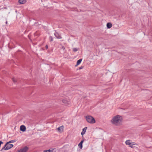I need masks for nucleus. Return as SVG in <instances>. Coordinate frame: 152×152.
<instances>
[{
    "mask_svg": "<svg viewBox=\"0 0 152 152\" xmlns=\"http://www.w3.org/2000/svg\"><path fill=\"white\" fill-rule=\"evenodd\" d=\"M20 129L23 132H24L26 130V127L24 125H21L20 126Z\"/></svg>",
    "mask_w": 152,
    "mask_h": 152,
    "instance_id": "5",
    "label": "nucleus"
},
{
    "mask_svg": "<svg viewBox=\"0 0 152 152\" xmlns=\"http://www.w3.org/2000/svg\"><path fill=\"white\" fill-rule=\"evenodd\" d=\"M126 145H130V144H132V142H130V140H127L126 141Z\"/></svg>",
    "mask_w": 152,
    "mask_h": 152,
    "instance_id": "13",
    "label": "nucleus"
},
{
    "mask_svg": "<svg viewBox=\"0 0 152 152\" xmlns=\"http://www.w3.org/2000/svg\"><path fill=\"white\" fill-rule=\"evenodd\" d=\"M18 2L21 4H24L26 2V0H19Z\"/></svg>",
    "mask_w": 152,
    "mask_h": 152,
    "instance_id": "10",
    "label": "nucleus"
},
{
    "mask_svg": "<svg viewBox=\"0 0 152 152\" xmlns=\"http://www.w3.org/2000/svg\"><path fill=\"white\" fill-rule=\"evenodd\" d=\"M83 66H81V67H80L79 68V69H83Z\"/></svg>",
    "mask_w": 152,
    "mask_h": 152,
    "instance_id": "21",
    "label": "nucleus"
},
{
    "mask_svg": "<svg viewBox=\"0 0 152 152\" xmlns=\"http://www.w3.org/2000/svg\"><path fill=\"white\" fill-rule=\"evenodd\" d=\"M83 142V140H82L78 145V146L80 148H82V143Z\"/></svg>",
    "mask_w": 152,
    "mask_h": 152,
    "instance_id": "12",
    "label": "nucleus"
},
{
    "mask_svg": "<svg viewBox=\"0 0 152 152\" xmlns=\"http://www.w3.org/2000/svg\"><path fill=\"white\" fill-rule=\"evenodd\" d=\"M123 119L120 115H116L114 116L111 120L112 124L115 126H120L122 124Z\"/></svg>",
    "mask_w": 152,
    "mask_h": 152,
    "instance_id": "1",
    "label": "nucleus"
},
{
    "mask_svg": "<svg viewBox=\"0 0 152 152\" xmlns=\"http://www.w3.org/2000/svg\"><path fill=\"white\" fill-rule=\"evenodd\" d=\"M56 37L58 39H61L62 37L57 32H56L54 34Z\"/></svg>",
    "mask_w": 152,
    "mask_h": 152,
    "instance_id": "6",
    "label": "nucleus"
},
{
    "mask_svg": "<svg viewBox=\"0 0 152 152\" xmlns=\"http://www.w3.org/2000/svg\"><path fill=\"white\" fill-rule=\"evenodd\" d=\"M62 102L65 103V104H66L67 103L68 104H69L68 103V102L67 101H66V100L65 99H63L62 100Z\"/></svg>",
    "mask_w": 152,
    "mask_h": 152,
    "instance_id": "14",
    "label": "nucleus"
},
{
    "mask_svg": "<svg viewBox=\"0 0 152 152\" xmlns=\"http://www.w3.org/2000/svg\"><path fill=\"white\" fill-rule=\"evenodd\" d=\"M62 49H63V50H64L65 49V48H64V46H63V47H62Z\"/></svg>",
    "mask_w": 152,
    "mask_h": 152,
    "instance_id": "23",
    "label": "nucleus"
},
{
    "mask_svg": "<svg viewBox=\"0 0 152 152\" xmlns=\"http://www.w3.org/2000/svg\"><path fill=\"white\" fill-rule=\"evenodd\" d=\"M50 41H52L53 40V39L52 37H50Z\"/></svg>",
    "mask_w": 152,
    "mask_h": 152,
    "instance_id": "20",
    "label": "nucleus"
},
{
    "mask_svg": "<svg viewBox=\"0 0 152 152\" xmlns=\"http://www.w3.org/2000/svg\"><path fill=\"white\" fill-rule=\"evenodd\" d=\"M78 50L77 48H73V51L74 52H75Z\"/></svg>",
    "mask_w": 152,
    "mask_h": 152,
    "instance_id": "17",
    "label": "nucleus"
},
{
    "mask_svg": "<svg viewBox=\"0 0 152 152\" xmlns=\"http://www.w3.org/2000/svg\"><path fill=\"white\" fill-rule=\"evenodd\" d=\"M87 128V127H86L83 129V131L81 133V134L82 135H83L85 134V133L86 132Z\"/></svg>",
    "mask_w": 152,
    "mask_h": 152,
    "instance_id": "7",
    "label": "nucleus"
},
{
    "mask_svg": "<svg viewBox=\"0 0 152 152\" xmlns=\"http://www.w3.org/2000/svg\"><path fill=\"white\" fill-rule=\"evenodd\" d=\"M46 48L47 49L48 48V45H46L45 46Z\"/></svg>",
    "mask_w": 152,
    "mask_h": 152,
    "instance_id": "22",
    "label": "nucleus"
},
{
    "mask_svg": "<svg viewBox=\"0 0 152 152\" xmlns=\"http://www.w3.org/2000/svg\"><path fill=\"white\" fill-rule=\"evenodd\" d=\"M82 59L81 58L79 60H78L77 62V64L76 65V66H77L78 65H79L81 63V61H82Z\"/></svg>",
    "mask_w": 152,
    "mask_h": 152,
    "instance_id": "11",
    "label": "nucleus"
},
{
    "mask_svg": "<svg viewBox=\"0 0 152 152\" xmlns=\"http://www.w3.org/2000/svg\"><path fill=\"white\" fill-rule=\"evenodd\" d=\"M28 148L27 146H25L22 149L18 151V152H26L28 149Z\"/></svg>",
    "mask_w": 152,
    "mask_h": 152,
    "instance_id": "4",
    "label": "nucleus"
},
{
    "mask_svg": "<svg viewBox=\"0 0 152 152\" xmlns=\"http://www.w3.org/2000/svg\"><path fill=\"white\" fill-rule=\"evenodd\" d=\"M7 21L6 22V24H7Z\"/></svg>",
    "mask_w": 152,
    "mask_h": 152,
    "instance_id": "24",
    "label": "nucleus"
},
{
    "mask_svg": "<svg viewBox=\"0 0 152 152\" xmlns=\"http://www.w3.org/2000/svg\"><path fill=\"white\" fill-rule=\"evenodd\" d=\"M12 80L15 83L17 81V79H15V78H12Z\"/></svg>",
    "mask_w": 152,
    "mask_h": 152,
    "instance_id": "18",
    "label": "nucleus"
},
{
    "mask_svg": "<svg viewBox=\"0 0 152 152\" xmlns=\"http://www.w3.org/2000/svg\"><path fill=\"white\" fill-rule=\"evenodd\" d=\"M44 152H53V151H51L50 150H45Z\"/></svg>",
    "mask_w": 152,
    "mask_h": 152,
    "instance_id": "19",
    "label": "nucleus"
},
{
    "mask_svg": "<svg viewBox=\"0 0 152 152\" xmlns=\"http://www.w3.org/2000/svg\"><path fill=\"white\" fill-rule=\"evenodd\" d=\"M13 146V145L12 144H10L9 142H7L1 151H2L3 150H9L11 148H12Z\"/></svg>",
    "mask_w": 152,
    "mask_h": 152,
    "instance_id": "3",
    "label": "nucleus"
},
{
    "mask_svg": "<svg viewBox=\"0 0 152 152\" xmlns=\"http://www.w3.org/2000/svg\"><path fill=\"white\" fill-rule=\"evenodd\" d=\"M58 131L60 132H62L63 131V126H61L57 128Z\"/></svg>",
    "mask_w": 152,
    "mask_h": 152,
    "instance_id": "9",
    "label": "nucleus"
},
{
    "mask_svg": "<svg viewBox=\"0 0 152 152\" xmlns=\"http://www.w3.org/2000/svg\"><path fill=\"white\" fill-rule=\"evenodd\" d=\"M134 143V142H132L131 143L132 144H130V145H129V146L132 148H133V145H135V144Z\"/></svg>",
    "mask_w": 152,
    "mask_h": 152,
    "instance_id": "16",
    "label": "nucleus"
},
{
    "mask_svg": "<svg viewBox=\"0 0 152 152\" xmlns=\"http://www.w3.org/2000/svg\"><path fill=\"white\" fill-rule=\"evenodd\" d=\"M16 141V140H11L9 141V142H10V143H13V142H15Z\"/></svg>",
    "mask_w": 152,
    "mask_h": 152,
    "instance_id": "15",
    "label": "nucleus"
},
{
    "mask_svg": "<svg viewBox=\"0 0 152 152\" xmlns=\"http://www.w3.org/2000/svg\"><path fill=\"white\" fill-rule=\"evenodd\" d=\"M112 25L110 23H107V26L108 28H110L112 26Z\"/></svg>",
    "mask_w": 152,
    "mask_h": 152,
    "instance_id": "8",
    "label": "nucleus"
},
{
    "mask_svg": "<svg viewBox=\"0 0 152 152\" xmlns=\"http://www.w3.org/2000/svg\"><path fill=\"white\" fill-rule=\"evenodd\" d=\"M86 120L90 124H94L95 123V121L94 118L91 115H87L86 117Z\"/></svg>",
    "mask_w": 152,
    "mask_h": 152,
    "instance_id": "2",
    "label": "nucleus"
}]
</instances>
